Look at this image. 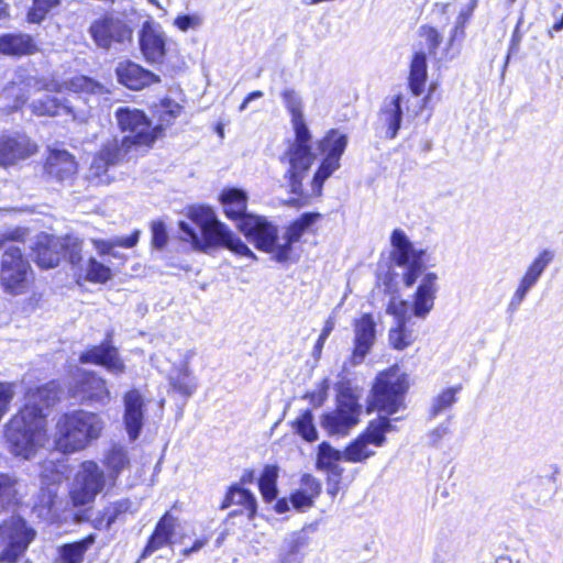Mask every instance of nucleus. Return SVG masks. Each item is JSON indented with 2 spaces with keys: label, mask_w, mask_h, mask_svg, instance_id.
I'll return each instance as SVG.
<instances>
[{
  "label": "nucleus",
  "mask_w": 563,
  "mask_h": 563,
  "mask_svg": "<svg viewBox=\"0 0 563 563\" xmlns=\"http://www.w3.org/2000/svg\"><path fill=\"white\" fill-rule=\"evenodd\" d=\"M157 123L144 110L128 106L119 107L114 112L117 125L124 133L119 141L117 137L102 143L93 154L89 170L93 177L107 175L110 167L129 161L131 153L146 154L154 148L156 142L165 137L166 129L174 124L181 114L183 106L169 97L162 98L157 104Z\"/></svg>",
  "instance_id": "obj_1"
},
{
  "label": "nucleus",
  "mask_w": 563,
  "mask_h": 563,
  "mask_svg": "<svg viewBox=\"0 0 563 563\" xmlns=\"http://www.w3.org/2000/svg\"><path fill=\"white\" fill-rule=\"evenodd\" d=\"M390 244L393 262L405 268L402 274L405 287L410 288L416 285L410 301V313L406 311L409 303L401 301V311L398 308L394 310L397 323L388 332L389 345L401 351L416 340L413 331L407 325L411 316L422 320L429 316L434 308L440 286L438 274L426 268L428 261L426 250L416 247L402 230L395 229L393 231Z\"/></svg>",
  "instance_id": "obj_2"
},
{
  "label": "nucleus",
  "mask_w": 563,
  "mask_h": 563,
  "mask_svg": "<svg viewBox=\"0 0 563 563\" xmlns=\"http://www.w3.org/2000/svg\"><path fill=\"white\" fill-rule=\"evenodd\" d=\"M60 391L56 379L26 389L24 402L4 424L3 438L12 455L29 460L44 446L48 410L59 402Z\"/></svg>",
  "instance_id": "obj_3"
},
{
  "label": "nucleus",
  "mask_w": 563,
  "mask_h": 563,
  "mask_svg": "<svg viewBox=\"0 0 563 563\" xmlns=\"http://www.w3.org/2000/svg\"><path fill=\"white\" fill-rule=\"evenodd\" d=\"M409 388L408 376L398 366H393L377 375L372 388L369 407L386 416L372 420L367 429L343 451V460L361 463L375 454L372 448L385 443L386 433L396 430L388 416L405 409V395Z\"/></svg>",
  "instance_id": "obj_4"
},
{
  "label": "nucleus",
  "mask_w": 563,
  "mask_h": 563,
  "mask_svg": "<svg viewBox=\"0 0 563 563\" xmlns=\"http://www.w3.org/2000/svg\"><path fill=\"white\" fill-rule=\"evenodd\" d=\"M187 218L201 232V236H199L188 223L179 221V239L189 243L192 250L207 252L211 247H221L246 255V245L219 221L211 207L192 206L187 211Z\"/></svg>",
  "instance_id": "obj_5"
},
{
  "label": "nucleus",
  "mask_w": 563,
  "mask_h": 563,
  "mask_svg": "<svg viewBox=\"0 0 563 563\" xmlns=\"http://www.w3.org/2000/svg\"><path fill=\"white\" fill-rule=\"evenodd\" d=\"M320 219L321 214L318 212H306L278 238L276 227L266 218L249 212V240L257 249L271 253L277 262L285 263L290 258L292 243L298 242L305 233L311 232Z\"/></svg>",
  "instance_id": "obj_6"
},
{
  "label": "nucleus",
  "mask_w": 563,
  "mask_h": 563,
  "mask_svg": "<svg viewBox=\"0 0 563 563\" xmlns=\"http://www.w3.org/2000/svg\"><path fill=\"white\" fill-rule=\"evenodd\" d=\"M104 429L101 416L96 411L76 408L58 415L54 426V449L63 454L86 450L98 440Z\"/></svg>",
  "instance_id": "obj_7"
},
{
  "label": "nucleus",
  "mask_w": 563,
  "mask_h": 563,
  "mask_svg": "<svg viewBox=\"0 0 563 563\" xmlns=\"http://www.w3.org/2000/svg\"><path fill=\"white\" fill-rule=\"evenodd\" d=\"M283 101L291 114V123L295 130V141L285 154L289 169V186L291 192H296L300 187V177L305 170H308L313 163L316 155L310 146V132L305 123L302 114L301 99L294 90L283 92Z\"/></svg>",
  "instance_id": "obj_8"
},
{
  "label": "nucleus",
  "mask_w": 563,
  "mask_h": 563,
  "mask_svg": "<svg viewBox=\"0 0 563 563\" xmlns=\"http://www.w3.org/2000/svg\"><path fill=\"white\" fill-rule=\"evenodd\" d=\"M31 255L36 266L43 271L56 268L63 258L71 267H79L84 261L82 241L70 234L59 236L41 232L31 246Z\"/></svg>",
  "instance_id": "obj_9"
},
{
  "label": "nucleus",
  "mask_w": 563,
  "mask_h": 563,
  "mask_svg": "<svg viewBox=\"0 0 563 563\" xmlns=\"http://www.w3.org/2000/svg\"><path fill=\"white\" fill-rule=\"evenodd\" d=\"M35 273L23 250L10 245L0 258V287L5 294L20 296L30 292L35 285Z\"/></svg>",
  "instance_id": "obj_10"
},
{
  "label": "nucleus",
  "mask_w": 563,
  "mask_h": 563,
  "mask_svg": "<svg viewBox=\"0 0 563 563\" xmlns=\"http://www.w3.org/2000/svg\"><path fill=\"white\" fill-rule=\"evenodd\" d=\"M347 145V136L338 130H331L319 143L318 148L324 155V158L314 174L310 189L302 190V185L295 194L300 195V205H307L312 197H319L324 181L340 167V158ZM305 170L302 174H305ZM303 175L300 177L302 180Z\"/></svg>",
  "instance_id": "obj_11"
},
{
  "label": "nucleus",
  "mask_w": 563,
  "mask_h": 563,
  "mask_svg": "<svg viewBox=\"0 0 563 563\" xmlns=\"http://www.w3.org/2000/svg\"><path fill=\"white\" fill-rule=\"evenodd\" d=\"M37 537L36 530L20 515H13L0 522L1 563H18Z\"/></svg>",
  "instance_id": "obj_12"
},
{
  "label": "nucleus",
  "mask_w": 563,
  "mask_h": 563,
  "mask_svg": "<svg viewBox=\"0 0 563 563\" xmlns=\"http://www.w3.org/2000/svg\"><path fill=\"white\" fill-rule=\"evenodd\" d=\"M67 394L87 406H106L111 400L108 380L93 369H80L68 384Z\"/></svg>",
  "instance_id": "obj_13"
},
{
  "label": "nucleus",
  "mask_w": 563,
  "mask_h": 563,
  "mask_svg": "<svg viewBox=\"0 0 563 563\" xmlns=\"http://www.w3.org/2000/svg\"><path fill=\"white\" fill-rule=\"evenodd\" d=\"M107 483L106 474L96 461L81 462L68 492L71 505L79 508L92 504Z\"/></svg>",
  "instance_id": "obj_14"
},
{
  "label": "nucleus",
  "mask_w": 563,
  "mask_h": 563,
  "mask_svg": "<svg viewBox=\"0 0 563 563\" xmlns=\"http://www.w3.org/2000/svg\"><path fill=\"white\" fill-rule=\"evenodd\" d=\"M78 362L102 367L114 376L126 373L125 361L113 342L112 331H109L100 343L87 346L79 354Z\"/></svg>",
  "instance_id": "obj_15"
},
{
  "label": "nucleus",
  "mask_w": 563,
  "mask_h": 563,
  "mask_svg": "<svg viewBox=\"0 0 563 563\" xmlns=\"http://www.w3.org/2000/svg\"><path fill=\"white\" fill-rule=\"evenodd\" d=\"M554 252L545 249L541 251L532 262L527 266L523 275L508 301L507 312L515 313L519 310L521 303L526 300L529 292L536 287L548 266L554 260Z\"/></svg>",
  "instance_id": "obj_16"
},
{
  "label": "nucleus",
  "mask_w": 563,
  "mask_h": 563,
  "mask_svg": "<svg viewBox=\"0 0 563 563\" xmlns=\"http://www.w3.org/2000/svg\"><path fill=\"white\" fill-rule=\"evenodd\" d=\"M360 415L361 406L357 399L351 394L342 393L338 398L336 408L323 416L322 427L332 435L346 434L358 423Z\"/></svg>",
  "instance_id": "obj_17"
},
{
  "label": "nucleus",
  "mask_w": 563,
  "mask_h": 563,
  "mask_svg": "<svg viewBox=\"0 0 563 563\" xmlns=\"http://www.w3.org/2000/svg\"><path fill=\"white\" fill-rule=\"evenodd\" d=\"M38 147L24 133L0 134V166L10 167L33 156Z\"/></svg>",
  "instance_id": "obj_18"
},
{
  "label": "nucleus",
  "mask_w": 563,
  "mask_h": 563,
  "mask_svg": "<svg viewBox=\"0 0 563 563\" xmlns=\"http://www.w3.org/2000/svg\"><path fill=\"white\" fill-rule=\"evenodd\" d=\"M89 33L97 46L109 48L114 42L131 40L132 30L110 14L96 19L89 27Z\"/></svg>",
  "instance_id": "obj_19"
},
{
  "label": "nucleus",
  "mask_w": 563,
  "mask_h": 563,
  "mask_svg": "<svg viewBox=\"0 0 563 563\" xmlns=\"http://www.w3.org/2000/svg\"><path fill=\"white\" fill-rule=\"evenodd\" d=\"M179 526L178 518L170 510L165 511L156 521L143 547L140 560L151 556L158 550L170 547L174 543L176 529Z\"/></svg>",
  "instance_id": "obj_20"
},
{
  "label": "nucleus",
  "mask_w": 563,
  "mask_h": 563,
  "mask_svg": "<svg viewBox=\"0 0 563 563\" xmlns=\"http://www.w3.org/2000/svg\"><path fill=\"white\" fill-rule=\"evenodd\" d=\"M139 46L147 63L161 64L164 62L167 52L166 38L159 26L152 21L142 23L139 32Z\"/></svg>",
  "instance_id": "obj_21"
},
{
  "label": "nucleus",
  "mask_w": 563,
  "mask_h": 563,
  "mask_svg": "<svg viewBox=\"0 0 563 563\" xmlns=\"http://www.w3.org/2000/svg\"><path fill=\"white\" fill-rule=\"evenodd\" d=\"M45 175L58 183L73 180L78 172L76 157L67 150L48 148L43 162Z\"/></svg>",
  "instance_id": "obj_22"
},
{
  "label": "nucleus",
  "mask_w": 563,
  "mask_h": 563,
  "mask_svg": "<svg viewBox=\"0 0 563 563\" xmlns=\"http://www.w3.org/2000/svg\"><path fill=\"white\" fill-rule=\"evenodd\" d=\"M376 340V323L369 313H364L354 321V350L352 365L361 364L369 353Z\"/></svg>",
  "instance_id": "obj_23"
},
{
  "label": "nucleus",
  "mask_w": 563,
  "mask_h": 563,
  "mask_svg": "<svg viewBox=\"0 0 563 563\" xmlns=\"http://www.w3.org/2000/svg\"><path fill=\"white\" fill-rule=\"evenodd\" d=\"M115 75L121 85L135 91L161 81L158 75L131 60L119 63L115 68Z\"/></svg>",
  "instance_id": "obj_24"
},
{
  "label": "nucleus",
  "mask_w": 563,
  "mask_h": 563,
  "mask_svg": "<svg viewBox=\"0 0 563 563\" xmlns=\"http://www.w3.org/2000/svg\"><path fill=\"white\" fill-rule=\"evenodd\" d=\"M135 511L136 509L131 498H119L107 503L98 510L90 525L96 530L108 531L115 522L124 520L128 516L134 515Z\"/></svg>",
  "instance_id": "obj_25"
},
{
  "label": "nucleus",
  "mask_w": 563,
  "mask_h": 563,
  "mask_svg": "<svg viewBox=\"0 0 563 563\" xmlns=\"http://www.w3.org/2000/svg\"><path fill=\"white\" fill-rule=\"evenodd\" d=\"M124 401V424L131 440H135L143 427L144 401L141 393L132 388L123 396Z\"/></svg>",
  "instance_id": "obj_26"
},
{
  "label": "nucleus",
  "mask_w": 563,
  "mask_h": 563,
  "mask_svg": "<svg viewBox=\"0 0 563 563\" xmlns=\"http://www.w3.org/2000/svg\"><path fill=\"white\" fill-rule=\"evenodd\" d=\"M520 495L525 506L538 508L551 501L554 489L549 478L536 477L520 487Z\"/></svg>",
  "instance_id": "obj_27"
},
{
  "label": "nucleus",
  "mask_w": 563,
  "mask_h": 563,
  "mask_svg": "<svg viewBox=\"0 0 563 563\" xmlns=\"http://www.w3.org/2000/svg\"><path fill=\"white\" fill-rule=\"evenodd\" d=\"M38 52L37 43L27 33H4L0 35V54L12 57L34 55Z\"/></svg>",
  "instance_id": "obj_28"
},
{
  "label": "nucleus",
  "mask_w": 563,
  "mask_h": 563,
  "mask_svg": "<svg viewBox=\"0 0 563 563\" xmlns=\"http://www.w3.org/2000/svg\"><path fill=\"white\" fill-rule=\"evenodd\" d=\"M101 463L110 486H115L119 477L131 467L128 450L122 445H112L103 454Z\"/></svg>",
  "instance_id": "obj_29"
},
{
  "label": "nucleus",
  "mask_w": 563,
  "mask_h": 563,
  "mask_svg": "<svg viewBox=\"0 0 563 563\" xmlns=\"http://www.w3.org/2000/svg\"><path fill=\"white\" fill-rule=\"evenodd\" d=\"M401 95H395L386 98L378 113V122L382 129H386L387 139H395L400 129L402 120Z\"/></svg>",
  "instance_id": "obj_30"
},
{
  "label": "nucleus",
  "mask_w": 563,
  "mask_h": 563,
  "mask_svg": "<svg viewBox=\"0 0 563 563\" xmlns=\"http://www.w3.org/2000/svg\"><path fill=\"white\" fill-rule=\"evenodd\" d=\"M97 536L88 533L81 539L57 547L54 563H84L87 552L96 543Z\"/></svg>",
  "instance_id": "obj_31"
},
{
  "label": "nucleus",
  "mask_w": 563,
  "mask_h": 563,
  "mask_svg": "<svg viewBox=\"0 0 563 563\" xmlns=\"http://www.w3.org/2000/svg\"><path fill=\"white\" fill-rule=\"evenodd\" d=\"M227 218L239 221L238 227L243 230L246 223V194L242 189L229 188L220 197Z\"/></svg>",
  "instance_id": "obj_32"
},
{
  "label": "nucleus",
  "mask_w": 563,
  "mask_h": 563,
  "mask_svg": "<svg viewBox=\"0 0 563 563\" xmlns=\"http://www.w3.org/2000/svg\"><path fill=\"white\" fill-rule=\"evenodd\" d=\"M321 492L320 483L310 474L301 477L300 487L291 494L290 503L297 510H305L312 507L314 499Z\"/></svg>",
  "instance_id": "obj_33"
},
{
  "label": "nucleus",
  "mask_w": 563,
  "mask_h": 563,
  "mask_svg": "<svg viewBox=\"0 0 563 563\" xmlns=\"http://www.w3.org/2000/svg\"><path fill=\"white\" fill-rule=\"evenodd\" d=\"M140 235L141 231L139 229H135L128 236H120L113 240L95 239L92 240V245L100 256L112 255L113 257L125 261L126 256L121 255L119 253H114L112 252V250L114 247H134L140 240Z\"/></svg>",
  "instance_id": "obj_34"
},
{
  "label": "nucleus",
  "mask_w": 563,
  "mask_h": 563,
  "mask_svg": "<svg viewBox=\"0 0 563 563\" xmlns=\"http://www.w3.org/2000/svg\"><path fill=\"white\" fill-rule=\"evenodd\" d=\"M21 505L18 479L7 473H0V514L14 511Z\"/></svg>",
  "instance_id": "obj_35"
},
{
  "label": "nucleus",
  "mask_w": 563,
  "mask_h": 563,
  "mask_svg": "<svg viewBox=\"0 0 563 563\" xmlns=\"http://www.w3.org/2000/svg\"><path fill=\"white\" fill-rule=\"evenodd\" d=\"M168 383L174 393L184 398L191 397L197 389L196 378L187 365L178 366L168 378Z\"/></svg>",
  "instance_id": "obj_36"
},
{
  "label": "nucleus",
  "mask_w": 563,
  "mask_h": 563,
  "mask_svg": "<svg viewBox=\"0 0 563 563\" xmlns=\"http://www.w3.org/2000/svg\"><path fill=\"white\" fill-rule=\"evenodd\" d=\"M31 112L36 117H58L71 114V108L64 101L53 96H44L34 100L31 106Z\"/></svg>",
  "instance_id": "obj_37"
},
{
  "label": "nucleus",
  "mask_w": 563,
  "mask_h": 563,
  "mask_svg": "<svg viewBox=\"0 0 563 563\" xmlns=\"http://www.w3.org/2000/svg\"><path fill=\"white\" fill-rule=\"evenodd\" d=\"M343 460V452L333 449L330 444L323 442L319 445L317 456V467L329 472L332 476L339 478L343 472L339 462Z\"/></svg>",
  "instance_id": "obj_38"
},
{
  "label": "nucleus",
  "mask_w": 563,
  "mask_h": 563,
  "mask_svg": "<svg viewBox=\"0 0 563 563\" xmlns=\"http://www.w3.org/2000/svg\"><path fill=\"white\" fill-rule=\"evenodd\" d=\"M69 91L85 96H101L108 92L107 88L98 80L85 76L76 75L66 81Z\"/></svg>",
  "instance_id": "obj_39"
},
{
  "label": "nucleus",
  "mask_w": 563,
  "mask_h": 563,
  "mask_svg": "<svg viewBox=\"0 0 563 563\" xmlns=\"http://www.w3.org/2000/svg\"><path fill=\"white\" fill-rule=\"evenodd\" d=\"M427 80V58L423 52L415 54L410 66L409 87L415 96H420L424 90Z\"/></svg>",
  "instance_id": "obj_40"
},
{
  "label": "nucleus",
  "mask_w": 563,
  "mask_h": 563,
  "mask_svg": "<svg viewBox=\"0 0 563 563\" xmlns=\"http://www.w3.org/2000/svg\"><path fill=\"white\" fill-rule=\"evenodd\" d=\"M113 273L111 268L91 256L87 260L85 268V280L92 284H106L112 279Z\"/></svg>",
  "instance_id": "obj_41"
},
{
  "label": "nucleus",
  "mask_w": 563,
  "mask_h": 563,
  "mask_svg": "<svg viewBox=\"0 0 563 563\" xmlns=\"http://www.w3.org/2000/svg\"><path fill=\"white\" fill-rule=\"evenodd\" d=\"M277 478L278 468L276 466L268 465L264 468L258 479V487L266 501H272L277 497Z\"/></svg>",
  "instance_id": "obj_42"
},
{
  "label": "nucleus",
  "mask_w": 563,
  "mask_h": 563,
  "mask_svg": "<svg viewBox=\"0 0 563 563\" xmlns=\"http://www.w3.org/2000/svg\"><path fill=\"white\" fill-rule=\"evenodd\" d=\"M461 390V386L450 387L441 391L434 399L430 409L432 417L440 415L445 409L453 406L456 401V394Z\"/></svg>",
  "instance_id": "obj_43"
},
{
  "label": "nucleus",
  "mask_w": 563,
  "mask_h": 563,
  "mask_svg": "<svg viewBox=\"0 0 563 563\" xmlns=\"http://www.w3.org/2000/svg\"><path fill=\"white\" fill-rule=\"evenodd\" d=\"M58 4L59 0H33L27 11L26 19L31 23H41L46 18L47 13Z\"/></svg>",
  "instance_id": "obj_44"
},
{
  "label": "nucleus",
  "mask_w": 563,
  "mask_h": 563,
  "mask_svg": "<svg viewBox=\"0 0 563 563\" xmlns=\"http://www.w3.org/2000/svg\"><path fill=\"white\" fill-rule=\"evenodd\" d=\"M303 545L305 540L301 537L292 536L286 541L285 551L280 555L279 563H301L299 551Z\"/></svg>",
  "instance_id": "obj_45"
},
{
  "label": "nucleus",
  "mask_w": 563,
  "mask_h": 563,
  "mask_svg": "<svg viewBox=\"0 0 563 563\" xmlns=\"http://www.w3.org/2000/svg\"><path fill=\"white\" fill-rule=\"evenodd\" d=\"M168 242V234L163 221L156 220L151 223V245L155 250H163Z\"/></svg>",
  "instance_id": "obj_46"
},
{
  "label": "nucleus",
  "mask_w": 563,
  "mask_h": 563,
  "mask_svg": "<svg viewBox=\"0 0 563 563\" xmlns=\"http://www.w3.org/2000/svg\"><path fill=\"white\" fill-rule=\"evenodd\" d=\"M297 432L307 441L317 439V430L312 422V415L307 411L296 422Z\"/></svg>",
  "instance_id": "obj_47"
},
{
  "label": "nucleus",
  "mask_w": 563,
  "mask_h": 563,
  "mask_svg": "<svg viewBox=\"0 0 563 563\" xmlns=\"http://www.w3.org/2000/svg\"><path fill=\"white\" fill-rule=\"evenodd\" d=\"M246 501V488H243L239 485H232L229 487L228 492L225 493L220 508L225 509L233 505H241Z\"/></svg>",
  "instance_id": "obj_48"
},
{
  "label": "nucleus",
  "mask_w": 563,
  "mask_h": 563,
  "mask_svg": "<svg viewBox=\"0 0 563 563\" xmlns=\"http://www.w3.org/2000/svg\"><path fill=\"white\" fill-rule=\"evenodd\" d=\"M14 384L0 382V421L10 410L11 402L15 396Z\"/></svg>",
  "instance_id": "obj_49"
},
{
  "label": "nucleus",
  "mask_w": 563,
  "mask_h": 563,
  "mask_svg": "<svg viewBox=\"0 0 563 563\" xmlns=\"http://www.w3.org/2000/svg\"><path fill=\"white\" fill-rule=\"evenodd\" d=\"M472 14V9L468 11H462L456 21L455 25L450 34L449 45L453 46L455 42H461L465 35V24L467 23Z\"/></svg>",
  "instance_id": "obj_50"
},
{
  "label": "nucleus",
  "mask_w": 563,
  "mask_h": 563,
  "mask_svg": "<svg viewBox=\"0 0 563 563\" xmlns=\"http://www.w3.org/2000/svg\"><path fill=\"white\" fill-rule=\"evenodd\" d=\"M212 538V534L210 532L203 533L199 538H197L191 545L183 548L179 551V554L184 559L190 558L192 554L199 552L202 550L206 545L209 544L210 540Z\"/></svg>",
  "instance_id": "obj_51"
},
{
  "label": "nucleus",
  "mask_w": 563,
  "mask_h": 563,
  "mask_svg": "<svg viewBox=\"0 0 563 563\" xmlns=\"http://www.w3.org/2000/svg\"><path fill=\"white\" fill-rule=\"evenodd\" d=\"M420 34L424 37L430 54H434V51L439 47L442 41L440 33L432 26H422L420 29Z\"/></svg>",
  "instance_id": "obj_52"
},
{
  "label": "nucleus",
  "mask_w": 563,
  "mask_h": 563,
  "mask_svg": "<svg viewBox=\"0 0 563 563\" xmlns=\"http://www.w3.org/2000/svg\"><path fill=\"white\" fill-rule=\"evenodd\" d=\"M201 23V19L196 14H179L174 20V25L181 32L196 29Z\"/></svg>",
  "instance_id": "obj_53"
},
{
  "label": "nucleus",
  "mask_w": 563,
  "mask_h": 563,
  "mask_svg": "<svg viewBox=\"0 0 563 563\" xmlns=\"http://www.w3.org/2000/svg\"><path fill=\"white\" fill-rule=\"evenodd\" d=\"M26 230L23 228H13L0 232V247L8 242H24Z\"/></svg>",
  "instance_id": "obj_54"
},
{
  "label": "nucleus",
  "mask_w": 563,
  "mask_h": 563,
  "mask_svg": "<svg viewBox=\"0 0 563 563\" xmlns=\"http://www.w3.org/2000/svg\"><path fill=\"white\" fill-rule=\"evenodd\" d=\"M448 433L449 427L440 424L428 433V441L431 445L437 446Z\"/></svg>",
  "instance_id": "obj_55"
},
{
  "label": "nucleus",
  "mask_w": 563,
  "mask_h": 563,
  "mask_svg": "<svg viewBox=\"0 0 563 563\" xmlns=\"http://www.w3.org/2000/svg\"><path fill=\"white\" fill-rule=\"evenodd\" d=\"M334 325H335L334 318L333 317H329L325 320L324 327H323V329H322V331L320 333L321 339H328L329 335L331 334V332L333 331Z\"/></svg>",
  "instance_id": "obj_56"
},
{
  "label": "nucleus",
  "mask_w": 563,
  "mask_h": 563,
  "mask_svg": "<svg viewBox=\"0 0 563 563\" xmlns=\"http://www.w3.org/2000/svg\"><path fill=\"white\" fill-rule=\"evenodd\" d=\"M455 561V553H451L450 555L445 556L442 554V550L438 549L435 552V563H454Z\"/></svg>",
  "instance_id": "obj_57"
},
{
  "label": "nucleus",
  "mask_w": 563,
  "mask_h": 563,
  "mask_svg": "<svg viewBox=\"0 0 563 563\" xmlns=\"http://www.w3.org/2000/svg\"><path fill=\"white\" fill-rule=\"evenodd\" d=\"M10 18V5L4 1L0 0V21Z\"/></svg>",
  "instance_id": "obj_58"
},
{
  "label": "nucleus",
  "mask_w": 563,
  "mask_h": 563,
  "mask_svg": "<svg viewBox=\"0 0 563 563\" xmlns=\"http://www.w3.org/2000/svg\"><path fill=\"white\" fill-rule=\"evenodd\" d=\"M275 510L278 514H284L289 510V503L287 499H280L275 505Z\"/></svg>",
  "instance_id": "obj_59"
},
{
  "label": "nucleus",
  "mask_w": 563,
  "mask_h": 563,
  "mask_svg": "<svg viewBox=\"0 0 563 563\" xmlns=\"http://www.w3.org/2000/svg\"><path fill=\"white\" fill-rule=\"evenodd\" d=\"M247 503H249V514L253 512L255 510L256 500H255L254 496H252L250 493H249Z\"/></svg>",
  "instance_id": "obj_60"
},
{
  "label": "nucleus",
  "mask_w": 563,
  "mask_h": 563,
  "mask_svg": "<svg viewBox=\"0 0 563 563\" xmlns=\"http://www.w3.org/2000/svg\"><path fill=\"white\" fill-rule=\"evenodd\" d=\"M562 30H563V19H561L559 22L553 24L552 30L550 31V36H552V31L560 32Z\"/></svg>",
  "instance_id": "obj_61"
},
{
  "label": "nucleus",
  "mask_w": 563,
  "mask_h": 563,
  "mask_svg": "<svg viewBox=\"0 0 563 563\" xmlns=\"http://www.w3.org/2000/svg\"><path fill=\"white\" fill-rule=\"evenodd\" d=\"M327 339H321V336L319 335L318 340H317V343L314 345V350L320 353L324 343H325Z\"/></svg>",
  "instance_id": "obj_62"
},
{
  "label": "nucleus",
  "mask_w": 563,
  "mask_h": 563,
  "mask_svg": "<svg viewBox=\"0 0 563 563\" xmlns=\"http://www.w3.org/2000/svg\"><path fill=\"white\" fill-rule=\"evenodd\" d=\"M261 95L262 93L260 91L249 93V102H251L252 100L258 98Z\"/></svg>",
  "instance_id": "obj_63"
},
{
  "label": "nucleus",
  "mask_w": 563,
  "mask_h": 563,
  "mask_svg": "<svg viewBox=\"0 0 563 563\" xmlns=\"http://www.w3.org/2000/svg\"><path fill=\"white\" fill-rule=\"evenodd\" d=\"M442 550V554L448 556L450 555L451 553H455L453 550L450 549V545H446V549H449V551H444L443 547L440 548Z\"/></svg>",
  "instance_id": "obj_64"
}]
</instances>
